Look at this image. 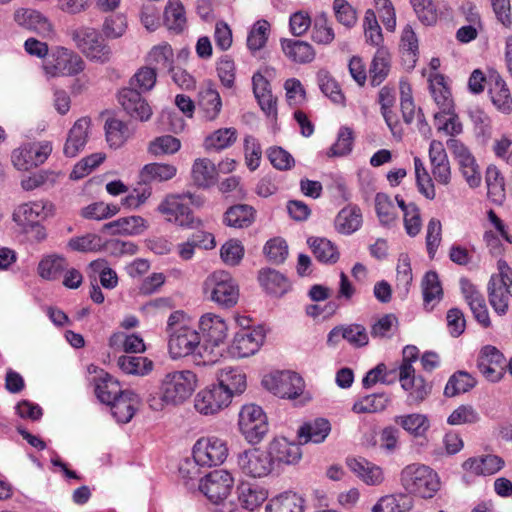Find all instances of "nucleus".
Listing matches in <instances>:
<instances>
[{
	"label": "nucleus",
	"instance_id": "f257e3e1",
	"mask_svg": "<svg viewBox=\"0 0 512 512\" xmlns=\"http://www.w3.org/2000/svg\"><path fill=\"white\" fill-rule=\"evenodd\" d=\"M197 385L196 374L190 370L165 374L157 390L147 398L149 407L161 411L166 405H179L191 397Z\"/></svg>",
	"mask_w": 512,
	"mask_h": 512
},
{
	"label": "nucleus",
	"instance_id": "f03ea898",
	"mask_svg": "<svg viewBox=\"0 0 512 512\" xmlns=\"http://www.w3.org/2000/svg\"><path fill=\"white\" fill-rule=\"evenodd\" d=\"M204 199L190 192L181 194H168L158 205L157 211L165 219L180 227L188 229H197L202 226V220L196 218L190 205L201 207Z\"/></svg>",
	"mask_w": 512,
	"mask_h": 512
},
{
	"label": "nucleus",
	"instance_id": "7ed1b4c3",
	"mask_svg": "<svg viewBox=\"0 0 512 512\" xmlns=\"http://www.w3.org/2000/svg\"><path fill=\"white\" fill-rule=\"evenodd\" d=\"M168 349L173 359L193 356L197 365H211L217 359L205 345L200 344V335L188 326H180L169 334Z\"/></svg>",
	"mask_w": 512,
	"mask_h": 512
},
{
	"label": "nucleus",
	"instance_id": "20e7f679",
	"mask_svg": "<svg viewBox=\"0 0 512 512\" xmlns=\"http://www.w3.org/2000/svg\"><path fill=\"white\" fill-rule=\"evenodd\" d=\"M401 484L406 491L422 498H432L440 488L437 473L420 464H411L402 470Z\"/></svg>",
	"mask_w": 512,
	"mask_h": 512
},
{
	"label": "nucleus",
	"instance_id": "39448f33",
	"mask_svg": "<svg viewBox=\"0 0 512 512\" xmlns=\"http://www.w3.org/2000/svg\"><path fill=\"white\" fill-rule=\"evenodd\" d=\"M203 291L213 302L224 308L233 307L239 298L238 285L225 271L212 273L205 280Z\"/></svg>",
	"mask_w": 512,
	"mask_h": 512
},
{
	"label": "nucleus",
	"instance_id": "423d86ee",
	"mask_svg": "<svg viewBox=\"0 0 512 512\" xmlns=\"http://www.w3.org/2000/svg\"><path fill=\"white\" fill-rule=\"evenodd\" d=\"M239 428L249 443H259L269 430L262 408L255 404L244 405L239 413Z\"/></svg>",
	"mask_w": 512,
	"mask_h": 512
},
{
	"label": "nucleus",
	"instance_id": "0eeeda50",
	"mask_svg": "<svg viewBox=\"0 0 512 512\" xmlns=\"http://www.w3.org/2000/svg\"><path fill=\"white\" fill-rule=\"evenodd\" d=\"M77 47L88 57L100 62H106L111 57V49L103 37L93 28L83 27L71 32Z\"/></svg>",
	"mask_w": 512,
	"mask_h": 512
},
{
	"label": "nucleus",
	"instance_id": "6e6552de",
	"mask_svg": "<svg viewBox=\"0 0 512 512\" xmlns=\"http://www.w3.org/2000/svg\"><path fill=\"white\" fill-rule=\"evenodd\" d=\"M262 384L280 398L295 399L304 390L302 377L292 371H281L267 375L263 378Z\"/></svg>",
	"mask_w": 512,
	"mask_h": 512
},
{
	"label": "nucleus",
	"instance_id": "1a4fd4ad",
	"mask_svg": "<svg viewBox=\"0 0 512 512\" xmlns=\"http://www.w3.org/2000/svg\"><path fill=\"white\" fill-rule=\"evenodd\" d=\"M234 478L224 469H216L201 479L200 491L214 504L223 502L231 493Z\"/></svg>",
	"mask_w": 512,
	"mask_h": 512
},
{
	"label": "nucleus",
	"instance_id": "9d476101",
	"mask_svg": "<svg viewBox=\"0 0 512 512\" xmlns=\"http://www.w3.org/2000/svg\"><path fill=\"white\" fill-rule=\"evenodd\" d=\"M228 455L225 441L216 438L199 439L193 447L194 462L202 467H212L222 464Z\"/></svg>",
	"mask_w": 512,
	"mask_h": 512
},
{
	"label": "nucleus",
	"instance_id": "9b49d317",
	"mask_svg": "<svg viewBox=\"0 0 512 512\" xmlns=\"http://www.w3.org/2000/svg\"><path fill=\"white\" fill-rule=\"evenodd\" d=\"M52 152V145L48 141L28 143L12 152L11 159L14 167L27 171L43 164Z\"/></svg>",
	"mask_w": 512,
	"mask_h": 512
},
{
	"label": "nucleus",
	"instance_id": "f8f14e48",
	"mask_svg": "<svg viewBox=\"0 0 512 512\" xmlns=\"http://www.w3.org/2000/svg\"><path fill=\"white\" fill-rule=\"evenodd\" d=\"M85 63L76 53L67 48L60 47L52 54L44 69L47 74L55 76L76 75L84 70Z\"/></svg>",
	"mask_w": 512,
	"mask_h": 512
},
{
	"label": "nucleus",
	"instance_id": "ddd939ff",
	"mask_svg": "<svg viewBox=\"0 0 512 512\" xmlns=\"http://www.w3.org/2000/svg\"><path fill=\"white\" fill-rule=\"evenodd\" d=\"M238 465L242 472L253 478L267 476L274 469L267 451L254 448L241 453Z\"/></svg>",
	"mask_w": 512,
	"mask_h": 512
},
{
	"label": "nucleus",
	"instance_id": "4468645a",
	"mask_svg": "<svg viewBox=\"0 0 512 512\" xmlns=\"http://www.w3.org/2000/svg\"><path fill=\"white\" fill-rule=\"evenodd\" d=\"M505 367V358L496 347L487 345L481 349L477 368L488 381H499L504 375Z\"/></svg>",
	"mask_w": 512,
	"mask_h": 512
},
{
	"label": "nucleus",
	"instance_id": "2eb2a0df",
	"mask_svg": "<svg viewBox=\"0 0 512 512\" xmlns=\"http://www.w3.org/2000/svg\"><path fill=\"white\" fill-rule=\"evenodd\" d=\"M399 381L404 390L410 391L408 395L409 404L422 403L432 391V384L427 382L423 376L415 375V369L404 366L399 372Z\"/></svg>",
	"mask_w": 512,
	"mask_h": 512
},
{
	"label": "nucleus",
	"instance_id": "dca6fc26",
	"mask_svg": "<svg viewBox=\"0 0 512 512\" xmlns=\"http://www.w3.org/2000/svg\"><path fill=\"white\" fill-rule=\"evenodd\" d=\"M118 102L131 118L148 121L152 115L150 105L142 98L141 92L135 88L121 89L118 93Z\"/></svg>",
	"mask_w": 512,
	"mask_h": 512
},
{
	"label": "nucleus",
	"instance_id": "f3484780",
	"mask_svg": "<svg viewBox=\"0 0 512 512\" xmlns=\"http://www.w3.org/2000/svg\"><path fill=\"white\" fill-rule=\"evenodd\" d=\"M231 399L229 393L218 385L200 391L195 397V409L201 414L209 415L217 413L227 407Z\"/></svg>",
	"mask_w": 512,
	"mask_h": 512
},
{
	"label": "nucleus",
	"instance_id": "a211bd4d",
	"mask_svg": "<svg viewBox=\"0 0 512 512\" xmlns=\"http://www.w3.org/2000/svg\"><path fill=\"white\" fill-rule=\"evenodd\" d=\"M267 453L271 458L273 467L276 464H295L302 457L300 445L289 442L286 438H277L271 441L268 445Z\"/></svg>",
	"mask_w": 512,
	"mask_h": 512
},
{
	"label": "nucleus",
	"instance_id": "6ab92c4d",
	"mask_svg": "<svg viewBox=\"0 0 512 512\" xmlns=\"http://www.w3.org/2000/svg\"><path fill=\"white\" fill-rule=\"evenodd\" d=\"M53 212V205L48 201H34L18 207L13 213V220L28 232L27 225L47 218Z\"/></svg>",
	"mask_w": 512,
	"mask_h": 512
},
{
	"label": "nucleus",
	"instance_id": "aec40b11",
	"mask_svg": "<svg viewBox=\"0 0 512 512\" xmlns=\"http://www.w3.org/2000/svg\"><path fill=\"white\" fill-rule=\"evenodd\" d=\"M265 335L261 329L241 330L236 333L231 346V353L239 358L255 354L264 341Z\"/></svg>",
	"mask_w": 512,
	"mask_h": 512
},
{
	"label": "nucleus",
	"instance_id": "412c9836",
	"mask_svg": "<svg viewBox=\"0 0 512 512\" xmlns=\"http://www.w3.org/2000/svg\"><path fill=\"white\" fill-rule=\"evenodd\" d=\"M15 21L22 27L46 37L52 32V25L39 11L20 8L14 14Z\"/></svg>",
	"mask_w": 512,
	"mask_h": 512
},
{
	"label": "nucleus",
	"instance_id": "4be33fe9",
	"mask_svg": "<svg viewBox=\"0 0 512 512\" xmlns=\"http://www.w3.org/2000/svg\"><path fill=\"white\" fill-rule=\"evenodd\" d=\"M504 460L497 455L470 457L462 463L463 470L477 476L493 475L504 467Z\"/></svg>",
	"mask_w": 512,
	"mask_h": 512
},
{
	"label": "nucleus",
	"instance_id": "5701e85b",
	"mask_svg": "<svg viewBox=\"0 0 512 512\" xmlns=\"http://www.w3.org/2000/svg\"><path fill=\"white\" fill-rule=\"evenodd\" d=\"M90 127L89 118L78 119L68 133L63 152L67 157H75L86 145L88 130Z\"/></svg>",
	"mask_w": 512,
	"mask_h": 512
},
{
	"label": "nucleus",
	"instance_id": "b1692460",
	"mask_svg": "<svg viewBox=\"0 0 512 512\" xmlns=\"http://www.w3.org/2000/svg\"><path fill=\"white\" fill-rule=\"evenodd\" d=\"M199 328L207 341L215 346L223 343L227 337V324L220 316L212 313H207L200 318Z\"/></svg>",
	"mask_w": 512,
	"mask_h": 512
},
{
	"label": "nucleus",
	"instance_id": "393cba45",
	"mask_svg": "<svg viewBox=\"0 0 512 512\" xmlns=\"http://www.w3.org/2000/svg\"><path fill=\"white\" fill-rule=\"evenodd\" d=\"M346 464L367 485H379L384 480L382 469L364 458H348Z\"/></svg>",
	"mask_w": 512,
	"mask_h": 512
},
{
	"label": "nucleus",
	"instance_id": "a878e982",
	"mask_svg": "<svg viewBox=\"0 0 512 512\" xmlns=\"http://www.w3.org/2000/svg\"><path fill=\"white\" fill-rule=\"evenodd\" d=\"M444 76L442 74H433L429 78L430 91L434 98V101L440 108L441 112L435 114V119H439L441 114H452L453 100L451 98V92L445 85Z\"/></svg>",
	"mask_w": 512,
	"mask_h": 512
},
{
	"label": "nucleus",
	"instance_id": "bb28decb",
	"mask_svg": "<svg viewBox=\"0 0 512 512\" xmlns=\"http://www.w3.org/2000/svg\"><path fill=\"white\" fill-rule=\"evenodd\" d=\"M93 382L97 398L106 405L112 403L125 392L121 389L119 382L104 371L94 377Z\"/></svg>",
	"mask_w": 512,
	"mask_h": 512
},
{
	"label": "nucleus",
	"instance_id": "cd10ccee",
	"mask_svg": "<svg viewBox=\"0 0 512 512\" xmlns=\"http://www.w3.org/2000/svg\"><path fill=\"white\" fill-rule=\"evenodd\" d=\"M258 280L269 294L276 297L283 296L291 288L288 279L280 272L271 268L260 270Z\"/></svg>",
	"mask_w": 512,
	"mask_h": 512
},
{
	"label": "nucleus",
	"instance_id": "c85d7f7f",
	"mask_svg": "<svg viewBox=\"0 0 512 512\" xmlns=\"http://www.w3.org/2000/svg\"><path fill=\"white\" fill-rule=\"evenodd\" d=\"M281 47L286 57L299 64L310 63L315 58L314 48L305 41L282 39Z\"/></svg>",
	"mask_w": 512,
	"mask_h": 512
},
{
	"label": "nucleus",
	"instance_id": "c756f323",
	"mask_svg": "<svg viewBox=\"0 0 512 512\" xmlns=\"http://www.w3.org/2000/svg\"><path fill=\"white\" fill-rule=\"evenodd\" d=\"M330 430L331 426L329 421L318 418L313 422L302 425L297 432V436L300 444H306L308 442L321 443L326 439Z\"/></svg>",
	"mask_w": 512,
	"mask_h": 512
},
{
	"label": "nucleus",
	"instance_id": "7c9ffc66",
	"mask_svg": "<svg viewBox=\"0 0 512 512\" xmlns=\"http://www.w3.org/2000/svg\"><path fill=\"white\" fill-rule=\"evenodd\" d=\"M219 387L229 393V398L234 394H241L246 389V376L239 369L225 367L218 374Z\"/></svg>",
	"mask_w": 512,
	"mask_h": 512
},
{
	"label": "nucleus",
	"instance_id": "2f4dec72",
	"mask_svg": "<svg viewBox=\"0 0 512 512\" xmlns=\"http://www.w3.org/2000/svg\"><path fill=\"white\" fill-rule=\"evenodd\" d=\"M391 56L388 49L381 46L377 49L369 69L370 83L379 86L388 76L390 71Z\"/></svg>",
	"mask_w": 512,
	"mask_h": 512
},
{
	"label": "nucleus",
	"instance_id": "473e14b6",
	"mask_svg": "<svg viewBox=\"0 0 512 512\" xmlns=\"http://www.w3.org/2000/svg\"><path fill=\"white\" fill-rule=\"evenodd\" d=\"M146 228V221L140 216H128L106 223L103 232L110 234H140Z\"/></svg>",
	"mask_w": 512,
	"mask_h": 512
},
{
	"label": "nucleus",
	"instance_id": "72a5a7b5",
	"mask_svg": "<svg viewBox=\"0 0 512 512\" xmlns=\"http://www.w3.org/2000/svg\"><path fill=\"white\" fill-rule=\"evenodd\" d=\"M362 225V213L357 206L344 207L335 219L336 230L345 235L357 231Z\"/></svg>",
	"mask_w": 512,
	"mask_h": 512
},
{
	"label": "nucleus",
	"instance_id": "f704fd0d",
	"mask_svg": "<svg viewBox=\"0 0 512 512\" xmlns=\"http://www.w3.org/2000/svg\"><path fill=\"white\" fill-rule=\"evenodd\" d=\"M255 211L252 206L247 204H237L231 206L224 213L223 222L233 228L249 227L255 219Z\"/></svg>",
	"mask_w": 512,
	"mask_h": 512
},
{
	"label": "nucleus",
	"instance_id": "c9c22d12",
	"mask_svg": "<svg viewBox=\"0 0 512 512\" xmlns=\"http://www.w3.org/2000/svg\"><path fill=\"white\" fill-rule=\"evenodd\" d=\"M414 506L411 496L407 494L386 495L372 507V512H407Z\"/></svg>",
	"mask_w": 512,
	"mask_h": 512
},
{
	"label": "nucleus",
	"instance_id": "e433bc0d",
	"mask_svg": "<svg viewBox=\"0 0 512 512\" xmlns=\"http://www.w3.org/2000/svg\"><path fill=\"white\" fill-rule=\"evenodd\" d=\"M237 491L241 506L250 511L259 507L267 498L265 490L251 483H241Z\"/></svg>",
	"mask_w": 512,
	"mask_h": 512
},
{
	"label": "nucleus",
	"instance_id": "4c0bfd02",
	"mask_svg": "<svg viewBox=\"0 0 512 512\" xmlns=\"http://www.w3.org/2000/svg\"><path fill=\"white\" fill-rule=\"evenodd\" d=\"M477 380L468 372L459 370L452 374L444 388L446 397H455L473 389Z\"/></svg>",
	"mask_w": 512,
	"mask_h": 512
},
{
	"label": "nucleus",
	"instance_id": "58836bf2",
	"mask_svg": "<svg viewBox=\"0 0 512 512\" xmlns=\"http://www.w3.org/2000/svg\"><path fill=\"white\" fill-rule=\"evenodd\" d=\"M308 245L312 249L315 258L327 264H334L339 260V251L337 247L326 238H309Z\"/></svg>",
	"mask_w": 512,
	"mask_h": 512
},
{
	"label": "nucleus",
	"instance_id": "ea45409f",
	"mask_svg": "<svg viewBox=\"0 0 512 512\" xmlns=\"http://www.w3.org/2000/svg\"><path fill=\"white\" fill-rule=\"evenodd\" d=\"M394 421L414 437H424L430 428L427 416L419 413L396 416Z\"/></svg>",
	"mask_w": 512,
	"mask_h": 512
},
{
	"label": "nucleus",
	"instance_id": "a19ab883",
	"mask_svg": "<svg viewBox=\"0 0 512 512\" xmlns=\"http://www.w3.org/2000/svg\"><path fill=\"white\" fill-rule=\"evenodd\" d=\"M164 25L175 33L186 26L185 10L180 0H169L164 10Z\"/></svg>",
	"mask_w": 512,
	"mask_h": 512
},
{
	"label": "nucleus",
	"instance_id": "79ce46f5",
	"mask_svg": "<svg viewBox=\"0 0 512 512\" xmlns=\"http://www.w3.org/2000/svg\"><path fill=\"white\" fill-rule=\"evenodd\" d=\"M135 394L132 391H125L120 397L109 404L112 415L119 423H128L135 413L133 399Z\"/></svg>",
	"mask_w": 512,
	"mask_h": 512
},
{
	"label": "nucleus",
	"instance_id": "37998d69",
	"mask_svg": "<svg viewBox=\"0 0 512 512\" xmlns=\"http://www.w3.org/2000/svg\"><path fill=\"white\" fill-rule=\"evenodd\" d=\"M175 166L164 163H150L145 165L140 173L141 180L144 183L162 182L172 179L176 175Z\"/></svg>",
	"mask_w": 512,
	"mask_h": 512
},
{
	"label": "nucleus",
	"instance_id": "c03bdc74",
	"mask_svg": "<svg viewBox=\"0 0 512 512\" xmlns=\"http://www.w3.org/2000/svg\"><path fill=\"white\" fill-rule=\"evenodd\" d=\"M505 282L492 275L488 283L489 302L498 314H505L508 309Z\"/></svg>",
	"mask_w": 512,
	"mask_h": 512
},
{
	"label": "nucleus",
	"instance_id": "a18cd8bd",
	"mask_svg": "<svg viewBox=\"0 0 512 512\" xmlns=\"http://www.w3.org/2000/svg\"><path fill=\"white\" fill-rule=\"evenodd\" d=\"M217 171L214 163L207 159H197L192 167V177L199 187H209L215 182Z\"/></svg>",
	"mask_w": 512,
	"mask_h": 512
},
{
	"label": "nucleus",
	"instance_id": "49530a36",
	"mask_svg": "<svg viewBox=\"0 0 512 512\" xmlns=\"http://www.w3.org/2000/svg\"><path fill=\"white\" fill-rule=\"evenodd\" d=\"M489 93L491 95L493 104L500 112L504 114L511 113L512 97L509 89L506 86V83L500 76L495 78L494 84L491 86Z\"/></svg>",
	"mask_w": 512,
	"mask_h": 512
},
{
	"label": "nucleus",
	"instance_id": "de8ad7c7",
	"mask_svg": "<svg viewBox=\"0 0 512 512\" xmlns=\"http://www.w3.org/2000/svg\"><path fill=\"white\" fill-rule=\"evenodd\" d=\"M198 104L208 120H214L222 108L220 95L212 87H207L200 91Z\"/></svg>",
	"mask_w": 512,
	"mask_h": 512
},
{
	"label": "nucleus",
	"instance_id": "09e8293b",
	"mask_svg": "<svg viewBox=\"0 0 512 512\" xmlns=\"http://www.w3.org/2000/svg\"><path fill=\"white\" fill-rule=\"evenodd\" d=\"M267 512H303V499L296 493H285L270 501Z\"/></svg>",
	"mask_w": 512,
	"mask_h": 512
},
{
	"label": "nucleus",
	"instance_id": "8fccbe9b",
	"mask_svg": "<svg viewBox=\"0 0 512 512\" xmlns=\"http://www.w3.org/2000/svg\"><path fill=\"white\" fill-rule=\"evenodd\" d=\"M67 265V261L63 256L53 254L40 261L38 272L44 279L55 280L67 268Z\"/></svg>",
	"mask_w": 512,
	"mask_h": 512
},
{
	"label": "nucleus",
	"instance_id": "3c124183",
	"mask_svg": "<svg viewBox=\"0 0 512 512\" xmlns=\"http://www.w3.org/2000/svg\"><path fill=\"white\" fill-rule=\"evenodd\" d=\"M119 368L126 374L145 375L152 370L153 363L146 357L123 355L118 358Z\"/></svg>",
	"mask_w": 512,
	"mask_h": 512
},
{
	"label": "nucleus",
	"instance_id": "603ef678",
	"mask_svg": "<svg viewBox=\"0 0 512 512\" xmlns=\"http://www.w3.org/2000/svg\"><path fill=\"white\" fill-rule=\"evenodd\" d=\"M375 210L379 221L384 226H392L397 219V211L390 197L385 193L375 196Z\"/></svg>",
	"mask_w": 512,
	"mask_h": 512
},
{
	"label": "nucleus",
	"instance_id": "864d4df0",
	"mask_svg": "<svg viewBox=\"0 0 512 512\" xmlns=\"http://www.w3.org/2000/svg\"><path fill=\"white\" fill-rule=\"evenodd\" d=\"M237 139V131L234 128H221L206 137L204 145L206 149L222 150L231 146Z\"/></svg>",
	"mask_w": 512,
	"mask_h": 512
},
{
	"label": "nucleus",
	"instance_id": "5fc2aeb1",
	"mask_svg": "<svg viewBox=\"0 0 512 512\" xmlns=\"http://www.w3.org/2000/svg\"><path fill=\"white\" fill-rule=\"evenodd\" d=\"M318 85L321 91L335 104H344L345 97L339 84L326 70H320L317 74Z\"/></svg>",
	"mask_w": 512,
	"mask_h": 512
},
{
	"label": "nucleus",
	"instance_id": "6e6d98bb",
	"mask_svg": "<svg viewBox=\"0 0 512 512\" xmlns=\"http://www.w3.org/2000/svg\"><path fill=\"white\" fill-rule=\"evenodd\" d=\"M388 401L389 398L384 393H375L355 402L352 410L355 413H375L384 410Z\"/></svg>",
	"mask_w": 512,
	"mask_h": 512
},
{
	"label": "nucleus",
	"instance_id": "4d7b16f0",
	"mask_svg": "<svg viewBox=\"0 0 512 512\" xmlns=\"http://www.w3.org/2000/svg\"><path fill=\"white\" fill-rule=\"evenodd\" d=\"M173 50L169 44H161L152 48L148 55V61L153 68L171 70L173 63Z\"/></svg>",
	"mask_w": 512,
	"mask_h": 512
},
{
	"label": "nucleus",
	"instance_id": "13d9d810",
	"mask_svg": "<svg viewBox=\"0 0 512 512\" xmlns=\"http://www.w3.org/2000/svg\"><path fill=\"white\" fill-rule=\"evenodd\" d=\"M106 138L111 147L121 146L129 137L126 124L116 118H110L105 123Z\"/></svg>",
	"mask_w": 512,
	"mask_h": 512
},
{
	"label": "nucleus",
	"instance_id": "bf43d9fd",
	"mask_svg": "<svg viewBox=\"0 0 512 512\" xmlns=\"http://www.w3.org/2000/svg\"><path fill=\"white\" fill-rule=\"evenodd\" d=\"M181 147L180 140L171 135H164L155 138L149 143L148 152L156 157L174 154Z\"/></svg>",
	"mask_w": 512,
	"mask_h": 512
},
{
	"label": "nucleus",
	"instance_id": "052dcab7",
	"mask_svg": "<svg viewBox=\"0 0 512 512\" xmlns=\"http://www.w3.org/2000/svg\"><path fill=\"white\" fill-rule=\"evenodd\" d=\"M486 184L488 196L493 201H501L505 197L504 178L495 166H489L486 170Z\"/></svg>",
	"mask_w": 512,
	"mask_h": 512
},
{
	"label": "nucleus",
	"instance_id": "680f3d73",
	"mask_svg": "<svg viewBox=\"0 0 512 512\" xmlns=\"http://www.w3.org/2000/svg\"><path fill=\"white\" fill-rule=\"evenodd\" d=\"M311 37L314 42L324 45H328L334 40V31L328 24V18L325 13H321L315 18Z\"/></svg>",
	"mask_w": 512,
	"mask_h": 512
},
{
	"label": "nucleus",
	"instance_id": "e2e57ef3",
	"mask_svg": "<svg viewBox=\"0 0 512 512\" xmlns=\"http://www.w3.org/2000/svg\"><path fill=\"white\" fill-rule=\"evenodd\" d=\"M270 24L266 20L257 21L247 37V46L251 51H258L263 48L268 39Z\"/></svg>",
	"mask_w": 512,
	"mask_h": 512
},
{
	"label": "nucleus",
	"instance_id": "0e129e2a",
	"mask_svg": "<svg viewBox=\"0 0 512 512\" xmlns=\"http://www.w3.org/2000/svg\"><path fill=\"white\" fill-rule=\"evenodd\" d=\"M157 72L156 68L142 67L129 81V87L138 88L142 92L150 91L156 83Z\"/></svg>",
	"mask_w": 512,
	"mask_h": 512
},
{
	"label": "nucleus",
	"instance_id": "69168bd1",
	"mask_svg": "<svg viewBox=\"0 0 512 512\" xmlns=\"http://www.w3.org/2000/svg\"><path fill=\"white\" fill-rule=\"evenodd\" d=\"M364 33L368 43L373 46L381 47V43L383 42L381 27L378 24L375 12L371 9H368L365 13Z\"/></svg>",
	"mask_w": 512,
	"mask_h": 512
},
{
	"label": "nucleus",
	"instance_id": "338daca9",
	"mask_svg": "<svg viewBox=\"0 0 512 512\" xmlns=\"http://www.w3.org/2000/svg\"><path fill=\"white\" fill-rule=\"evenodd\" d=\"M422 289L425 303H430L431 301L442 297L443 291L436 272L429 271L425 274L422 281Z\"/></svg>",
	"mask_w": 512,
	"mask_h": 512
},
{
	"label": "nucleus",
	"instance_id": "774afa93",
	"mask_svg": "<svg viewBox=\"0 0 512 512\" xmlns=\"http://www.w3.org/2000/svg\"><path fill=\"white\" fill-rule=\"evenodd\" d=\"M264 253L270 262L281 264L288 256L287 243L281 238L271 239L264 246Z\"/></svg>",
	"mask_w": 512,
	"mask_h": 512
}]
</instances>
